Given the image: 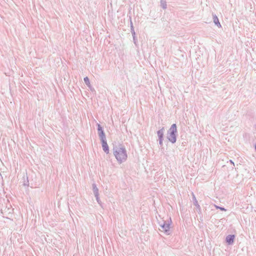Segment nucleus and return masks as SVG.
<instances>
[{
  "mask_svg": "<svg viewBox=\"0 0 256 256\" xmlns=\"http://www.w3.org/2000/svg\"><path fill=\"white\" fill-rule=\"evenodd\" d=\"M234 235H228L226 238V242L228 244H232L234 242Z\"/></svg>",
  "mask_w": 256,
  "mask_h": 256,
  "instance_id": "8",
  "label": "nucleus"
},
{
  "mask_svg": "<svg viewBox=\"0 0 256 256\" xmlns=\"http://www.w3.org/2000/svg\"><path fill=\"white\" fill-rule=\"evenodd\" d=\"M160 225L159 230L162 232L166 233L168 234L169 230H170V223L168 222H166L164 220H162V222H158Z\"/></svg>",
  "mask_w": 256,
  "mask_h": 256,
  "instance_id": "3",
  "label": "nucleus"
},
{
  "mask_svg": "<svg viewBox=\"0 0 256 256\" xmlns=\"http://www.w3.org/2000/svg\"><path fill=\"white\" fill-rule=\"evenodd\" d=\"M99 195H97V196H95L96 198V200L97 201V202L100 204V198H99V196H98Z\"/></svg>",
  "mask_w": 256,
  "mask_h": 256,
  "instance_id": "14",
  "label": "nucleus"
},
{
  "mask_svg": "<svg viewBox=\"0 0 256 256\" xmlns=\"http://www.w3.org/2000/svg\"><path fill=\"white\" fill-rule=\"evenodd\" d=\"M219 209L220 210H223V211H226V209H225L224 208H222V207H219Z\"/></svg>",
  "mask_w": 256,
  "mask_h": 256,
  "instance_id": "15",
  "label": "nucleus"
},
{
  "mask_svg": "<svg viewBox=\"0 0 256 256\" xmlns=\"http://www.w3.org/2000/svg\"><path fill=\"white\" fill-rule=\"evenodd\" d=\"M255 149H256V144H255Z\"/></svg>",
  "mask_w": 256,
  "mask_h": 256,
  "instance_id": "19",
  "label": "nucleus"
},
{
  "mask_svg": "<svg viewBox=\"0 0 256 256\" xmlns=\"http://www.w3.org/2000/svg\"><path fill=\"white\" fill-rule=\"evenodd\" d=\"M101 142H102V149H103L104 151L106 154H108L109 153V148H108V144L106 142V140H102Z\"/></svg>",
  "mask_w": 256,
  "mask_h": 256,
  "instance_id": "6",
  "label": "nucleus"
},
{
  "mask_svg": "<svg viewBox=\"0 0 256 256\" xmlns=\"http://www.w3.org/2000/svg\"><path fill=\"white\" fill-rule=\"evenodd\" d=\"M192 200L194 201V204L196 206L199 213L201 212V208L200 206L198 204V200L194 194H192Z\"/></svg>",
  "mask_w": 256,
  "mask_h": 256,
  "instance_id": "7",
  "label": "nucleus"
},
{
  "mask_svg": "<svg viewBox=\"0 0 256 256\" xmlns=\"http://www.w3.org/2000/svg\"><path fill=\"white\" fill-rule=\"evenodd\" d=\"M177 128L175 124H172L168 131L167 138L172 144L176 140Z\"/></svg>",
  "mask_w": 256,
  "mask_h": 256,
  "instance_id": "2",
  "label": "nucleus"
},
{
  "mask_svg": "<svg viewBox=\"0 0 256 256\" xmlns=\"http://www.w3.org/2000/svg\"><path fill=\"white\" fill-rule=\"evenodd\" d=\"M160 6L164 8H166V3L165 0H160Z\"/></svg>",
  "mask_w": 256,
  "mask_h": 256,
  "instance_id": "12",
  "label": "nucleus"
},
{
  "mask_svg": "<svg viewBox=\"0 0 256 256\" xmlns=\"http://www.w3.org/2000/svg\"><path fill=\"white\" fill-rule=\"evenodd\" d=\"M131 32H132L133 38H134H134L136 37V33H135V32L134 30V29H132V30Z\"/></svg>",
  "mask_w": 256,
  "mask_h": 256,
  "instance_id": "13",
  "label": "nucleus"
},
{
  "mask_svg": "<svg viewBox=\"0 0 256 256\" xmlns=\"http://www.w3.org/2000/svg\"><path fill=\"white\" fill-rule=\"evenodd\" d=\"M213 16V21L214 22L215 24L216 25L218 28H221L222 26L220 22H219V20L216 14H212Z\"/></svg>",
  "mask_w": 256,
  "mask_h": 256,
  "instance_id": "9",
  "label": "nucleus"
},
{
  "mask_svg": "<svg viewBox=\"0 0 256 256\" xmlns=\"http://www.w3.org/2000/svg\"><path fill=\"white\" fill-rule=\"evenodd\" d=\"M98 136H100L101 141L106 140V137L104 132L100 124H98Z\"/></svg>",
  "mask_w": 256,
  "mask_h": 256,
  "instance_id": "5",
  "label": "nucleus"
},
{
  "mask_svg": "<svg viewBox=\"0 0 256 256\" xmlns=\"http://www.w3.org/2000/svg\"><path fill=\"white\" fill-rule=\"evenodd\" d=\"M164 128H162L160 130H158L157 132V134L158 138L159 144L160 146H162L163 145V140H164Z\"/></svg>",
  "mask_w": 256,
  "mask_h": 256,
  "instance_id": "4",
  "label": "nucleus"
},
{
  "mask_svg": "<svg viewBox=\"0 0 256 256\" xmlns=\"http://www.w3.org/2000/svg\"><path fill=\"white\" fill-rule=\"evenodd\" d=\"M92 190L94 194V196H97V195H99L98 194V189L96 187V186L95 184H93L92 185Z\"/></svg>",
  "mask_w": 256,
  "mask_h": 256,
  "instance_id": "10",
  "label": "nucleus"
},
{
  "mask_svg": "<svg viewBox=\"0 0 256 256\" xmlns=\"http://www.w3.org/2000/svg\"><path fill=\"white\" fill-rule=\"evenodd\" d=\"M214 206L216 207V209H219V207H220V206H216V204H214Z\"/></svg>",
  "mask_w": 256,
  "mask_h": 256,
  "instance_id": "17",
  "label": "nucleus"
},
{
  "mask_svg": "<svg viewBox=\"0 0 256 256\" xmlns=\"http://www.w3.org/2000/svg\"><path fill=\"white\" fill-rule=\"evenodd\" d=\"M84 81L88 86L90 88L91 90H93L94 88H92L89 79L87 76L84 78Z\"/></svg>",
  "mask_w": 256,
  "mask_h": 256,
  "instance_id": "11",
  "label": "nucleus"
},
{
  "mask_svg": "<svg viewBox=\"0 0 256 256\" xmlns=\"http://www.w3.org/2000/svg\"><path fill=\"white\" fill-rule=\"evenodd\" d=\"M113 153L118 162L121 164L125 162L128 158L126 150L124 146L120 144L113 148Z\"/></svg>",
  "mask_w": 256,
  "mask_h": 256,
  "instance_id": "1",
  "label": "nucleus"
},
{
  "mask_svg": "<svg viewBox=\"0 0 256 256\" xmlns=\"http://www.w3.org/2000/svg\"><path fill=\"white\" fill-rule=\"evenodd\" d=\"M230 162L231 164H232L234 165V162L232 160H230Z\"/></svg>",
  "mask_w": 256,
  "mask_h": 256,
  "instance_id": "18",
  "label": "nucleus"
},
{
  "mask_svg": "<svg viewBox=\"0 0 256 256\" xmlns=\"http://www.w3.org/2000/svg\"><path fill=\"white\" fill-rule=\"evenodd\" d=\"M130 28H131V31L132 30V29H134L133 25H132V22H130Z\"/></svg>",
  "mask_w": 256,
  "mask_h": 256,
  "instance_id": "16",
  "label": "nucleus"
}]
</instances>
